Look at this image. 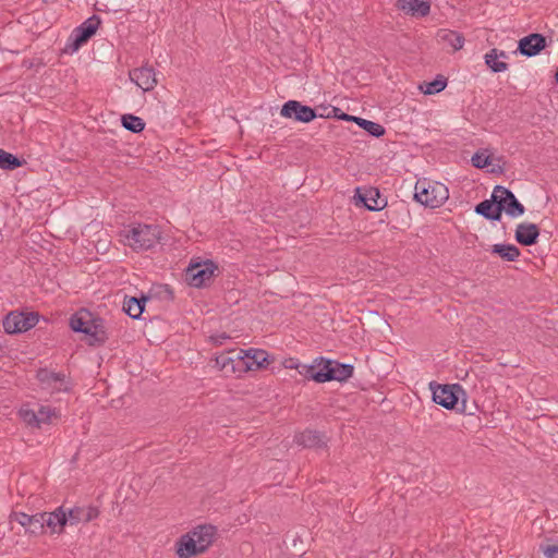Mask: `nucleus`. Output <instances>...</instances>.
I'll list each match as a JSON object with an SVG mask.
<instances>
[{
	"mask_svg": "<svg viewBox=\"0 0 558 558\" xmlns=\"http://www.w3.org/2000/svg\"><path fill=\"white\" fill-rule=\"evenodd\" d=\"M539 228L532 222H522L517 226L514 239L523 246H532L537 243Z\"/></svg>",
	"mask_w": 558,
	"mask_h": 558,
	"instance_id": "nucleus-19",
	"label": "nucleus"
},
{
	"mask_svg": "<svg viewBox=\"0 0 558 558\" xmlns=\"http://www.w3.org/2000/svg\"><path fill=\"white\" fill-rule=\"evenodd\" d=\"M299 445L305 448H320L325 446L324 435L317 430H305L295 436Z\"/></svg>",
	"mask_w": 558,
	"mask_h": 558,
	"instance_id": "nucleus-26",
	"label": "nucleus"
},
{
	"mask_svg": "<svg viewBox=\"0 0 558 558\" xmlns=\"http://www.w3.org/2000/svg\"><path fill=\"white\" fill-rule=\"evenodd\" d=\"M243 359V371H256L265 368L269 364V354L262 349L251 348L248 350H240Z\"/></svg>",
	"mask_w": 558,
	"mask_h": 558,
	"instance_id": "nucleus-14",
	"label": "nucleus"
},
{
	"mask_svg": "<svg viewBox=\"0 0 558 558\" xmlns=\"http://www.w3.org/2000/svg\"><path fill=\"white\" fill-rule=\"evenodd\" d=\"M485 64L495 73L504 72L508 69V63L498 61V49L493 48L485 57Z\"/></svg>",
	"mask_w": 558,
	"mask_h": 558,
	"instance_id": "nucleus-32",
	"label": "nucleus"
},
{
	"mask_svg": "<svg viewBox=\"0 0 558 558\" xmlns=\"http://www.w3.org/2000/svg\"><path fill=\"white\" fill-rule=\"evenodd\" d=\"M100 24V17L94 14L75 27L69 37L65 50L71 52L78 50L81 46L86 44L96 34Z\"/></svg>",
	"mask_w": 558,
	"mask_h": 558,
	"instance_id": "nucleus-4",
	"label": "nucleus"
},
{
	"mask_svg": "<svg viewBox=\"0 0 558 558\" xmlns=\"http://www.w3.org/2000/svg\"><path fill=\"white\" fill-rule=\"evenodd\" d=\"M353 372H354V366L352 364H344V363H340L336 360H332L331 372H330V374L325 376L324 379H330V381L337 380V381L342 383V381L348 380L350 377H352Z\"/></svg>",
	"mask_w": 558,
	"mask_h": 558,
	"instance_id": "nucleus-24",
	"label": "nucleus"
},
{
	"mask_svg": "<svg viewBox=\"0 0 558 558\" xmlns=\"http://www.w3.org/2000/svg\"><path fill=\"white\" fill-rule=\"evenodd\" d=\"M356 203H363L368 210L378 211L387 206V199L380 196L376 187H369L364 193L356 189Z\"/></svg>",
	"mask_w": 558,
	"mask_h": 558,
	"instance_id": "nucleus-16",
	"label": "nucleus"
},
{
	"mask_svg": "<svg viewBox=\"0 0 558 558\" xmlns=\"http://www.w3.org/2000/svg\"><path fill=\"white\" fill-rule=\"evenodd\" d=\"M19 414L23 422H25L27 425L38 428V418L36 416L35 410L22 408Z\"/></svg>",
	"mask_w": 558,
	"mask_h": 558,
	"instance_id": "nucleus-36",
	"label": "nucleus"
},
{
	"mask_svg": "<svg viewBox=\"0 0 558 558\" xmlns=\"http://www.w3.org/2000/svg\"><path fill=\"white\" fill-rule=\"evenodd\" d=\"M53 415L54 411L50 407L40 405L36 411V416L38 418V428H40L43 424H49Z\"/></svg>",
	"mask_w": 558,
	"mask_h": 558,
	"instance_id": "nucleus-35",
	"label": "nucleus"
},
{
	"mask_svg": "<svg viewBox=\"0 0 558 558\" xmlns=\"http://www.w3.org/2000/svg\"><path fill=\"white\" fill-rule=\"evenodd\" d=\"M44 513L46 514L45 525L51 530V533H62L68 523V515L64 507L61 506L52 512Z\"/></svg>",
	"mask_w": 558,
	"mask_h": 558,
	"instance_id": "nucleus-22",
	"label": "nucleus"
},
{
	"mask_svg": "<svg viewBox=\"0 0 558 558\" xmlns=\"http://www.w3.org/2000/svg\"><path fill=\"white\" fill-rule=\"evenodd\" d=\"M474 211L487 220L499 221L502 216V207L499 206L498 194L495 190L489 199L478 203Z\"/></svg>",
	"mask_w": 558,
	"mask_h": 558,
	"instance_id": "nucleus-15",
	"label": "nucleus"
},
{
	"mask_svg": "<svg viewBox=\"0 0 558 558\" xmlns=\"http://www.w3.org/2000/svg\"><path fill=\"white\" fill-rule=\"evenodd\" d=\"M507 57L508 56L504 50H501V51L498 50V58H507Z\"/></svg>",
	"mask_w": 558,
	"mask_h": 558,
	"instance_id": "nucleus-43",
	"label": "nucleus"
},
{
	"mask_svg": "<svg viewBox=\"0 0 558 558\" xmlns=\"http://www.w3.org/2000/svg\"><path fill=\"white\" fill-rule=\"evenodd\" d=\"M177 555L179 558H192L194 556L203 554V551L197 546L193 536L190 533L182 535L177 544Z\"/></svg>",
	"mask_w": 558,
	"mask_h": 558,
	"instance_id": "nucleus-23",
	"label": "nucleus"
},
{
	"mask_svg": "<svg viewBox=\"0 0 558 558\" xmlns=\"http://www.w3.org/2000/svg\"><path fill=\"white\" fill-rule=\"evenodd\" d=\"M490 252L506 262H514L521 255L520 250L515 245L504 243L494 244Z\"/></svg>",
	"mask_w": 558,
	"mask_h": 558,
	"instance_id": "nucleus-27",
	"label": "nucleus"
},
{
	"mask_svg": "<svg viewBox=\"0 0 558 558\" xmlns=\"http://www.w3.org/2000/svg\"><path fill=\"white\" fill-rule=\"evenodd\" d=\"M129 75L131 81L144 92L153 90L158 83L155 69L148 64L130 71Z\"/></svg>",
	"mask_w": 558,
	"mask_h": 558,
	"instance_id": "nucleus-13",
	"label": "nucleus"
},
{
	"mask_svg": "<svg viewBox=\"0 0 558 558\" xmlns=\"http://www.w3.org/2000/svg\"><path fill=\"white\" fill-rule=\"evenodd\" d=\"M429 388L433 391V401L448 410L456 409L461 395H465V391L459 384L439 385L432 381Z\"/></svg>",
	"mask_w": 558,
	"mask_h": 558,
	"instance_id": "nucleus-5",
	"label": "nucleus"
},
{
	"mask_svg": "<svg viewBox=\"0 0 558 558\" xmlns=\"http://www.w3.org/2000/svg\"><path fill=\"white\" fill-rule=\"evenodd\" d=\"M447 82H448V80L446 76L438 74L434 81L425 83V86H426L425 89H423L422 85L420 86V88L426 95H434V94H437V93H440L441 90H444L447 86Z\"/></svg>",
	"mask_w": 558,
	"mask_h": 558,
	"instance_id": "nucleus-34",
	"label": "nucleus"
},
{
	"mask_svg": "<svg viewBox=\"0 0 558 558\" xmlns=\"http://www.w3.org/2000/svg\"><path fill=\"white\" fill-rule=\"evenodd\" d=\"M15 520L32 534H38L44 531L45 527V513H36L29 515L24 512L15 513Z\"/></svg>",
	"mask_w": 558,
	"mask_h": 558,
	"instance_id": "nucleus-20",
	"label": "nucleus"
},
{
	"mask_svg": "<svg viewBox=\"0 0 558 558\" xmlns=\"http://www.w3.org/2000/svg\"><path fill=\"white\" fill-rule=\"evenodd\" d=\"M122 125L133 132V133H140L145 128V122L142 118L133 116V114H124L121 118Z\"/></svg>",
	"mask_w": 558,
	"mask_h": 558,
	"instance_id": "nucleus-33",
	"label": "nucleus"
},
{
	"mask_svg": "<svg viewBox=\"0 0 558 558\" xmlns=\"http://www.w3.org/2000/svg\"><path fill=\"white\" fill-rule=\"evenodd\" d=\"M448 197V187L441 182L422 179L415 184L414 198L426 207H440Z\"/></svg>",
	"mask_w": 558,
	"mask_h": 558,
	"instance_id": "nucleus-3",
	"label": "nucleus"
},
{
	"mask_svg": "<svg viewBox=\"0 0 558 558\" xmlns=\"http://www.w3.org/2000/svg\"><path fill=\"white\" fill-rule=\"evenodd\" d=\"M283 118L293 119L296 122L310 123L319 114L310 106L303 105L298 100H288L280 110Z\"/></svg>",
	"mask_w": 558,
	"mask_h": 558,
	"instance_id": "nucleus-8",
	"label": "nucleus"
},
{
	"mask_svg": "<svg viewBox=\"0 0 558 558\" xmlns=\"http://www.w3.org/2000/svg\"><path fill=\"white\" fill-rule=\"evenodd\" d=\"M437 40L451 47L454 51L460 50L464 45L463 35L450 29H439L437 32Z\"/></svg>",
	"mask_w": 558,
	"mask_h": 558,
	"instance_id": "nucleus-25",
	"label": "nucleus"
},
{
	"mask_svg": "<svg viewBox=\"0 0 558 558\" xmlns=\"http://www.w3.org/2000/svg\"><path fill=\"white\" fill-rule=\"evenodd\" d=\"M396 7L407 15L423 17L429 14L430 3L427 0H397Z\"/></svg>",
	"mask_w": 558,
	"mask_h": 558,
	"instance_id": "nucleus-18",
	"label": "nucleus"
},
{
	"mask_svg": "<svg viewBox=\"0 0 558 558\" xmlns=\"http://www.w3.org/2000/svg\"><path fill=\"white\" fill-rule=\"evenodd\" d=\"M545 555L547 558H558V546H547V548L545 549Z\"/></svg>",
	"mask_w": 558,
	"mask_h": 558,
	"instance_id": "nucleus-40",
	"label": "nucleus"
},
{
	"mask_svg": "<svg viewBox=\"0 0 558 558\" xmlns=\"http://www.w3.org/2000/svg\"><path fill=\"white\" fill-rule=\"evenodd\" d=\"M216 269L217 265L213 260L191 264L185 272L186 281L195 288L205 287L213 279Z\"/></svg>",
	"mask_w": 558,
	"mask_h": 558,
	"instance_id": "nucleus-7",
	"label": "nucleus"
},
{
	"mask_svg": "<svg viewBox=\"0 0 558 558\" xmlns=\"http://www.w3.org/2000/svg\"><path fill=\"white\" fill-rule=\"evenodd\" d=\"M39 322V314L36 312L19 313L10 312L3 319V329L7 333H22L34 328Z\"/></svg>",
	"mask_w": 558,
	"mask_h": 558,
	"instance_id": "nucleus-6",
	"label": "nucleus"
},
{
	"mask_svg": "<svg viewBox=\"0 0 558 558\" xmlns=\"http://www.w3.org/2000/svg\"><path fill=\"white\" fill-rule=\"evenodd\" d=\"M547 47L546 37L543 34L532 33L518 43V51L525 57L537 56Z\"/></svg>",
	"mask_w": 558,
	"mask_h": 558,
	"instance_id": "nucleus-11",
	"label": "nucleus"
},
{
	"mask_svg": "<svg viewBox=\"0 0 558 558\" xmlns=\"http://www.w3.org/2000/svg\"><path fill=\"white\" fill-rule=\"evenodd\" d=\"M495 192L498 194L499 206L508 216L519 217L524 214V206L518 201L512 191L502 185H496Z\"/></svg>",
	"mask_w": 558,
	"mask_h": 558,
	"instance_id": "nucleus-10",
	"label": "nucleus"
},
{
	"mask_svg": "<svg viewBox=\"0 0 558 558\" xmlns=\"http://www.w3.org/2000/svg\"><path fill=\"white\" fill-rule=\"evenodd\" d=\"M472 165L475 168L483 169L490 165V158L489 156L483 154V153H475L471 158Z\"/></svg>",
	"mask_w": 558,
	"mask_h": 558,
	"instance_id": "nucleus-38",
	"label": "nucleus"
},
{
	"mask_svg": "<svg viewBox=\"0 0 558 558\" xmlns=\"http://www.w3.org/2000/svg\"><path fill=\"white\" fill-rule=\"evenodd\" d=\"M315 362L317 368L316 372L311 375V380H314L319 384L330 381V379H324V377L330 374L332 360L318 357L315 360Z\"/></svg>",
	"mask_w": 558,
	"mask_h": 558,
	"instance_id": "nucleus-29",
	"label": "nucleus"
},
{
	"mask_svg": "<svg viewBox=\"0 0 558 558\" xmlns=\"http://www.w3.org/2000/svg\"><path fill=\"white\" fill-rule=\"evenodd\" d=\"M69 324L74 332H82L88 336L89 345L100 347L108 340L105 320L99 316H95L86 308L74 313Z\"/></svg>",
	"mask_w": 558,
	"mask_h": 558,
	"instance_id": "nucleus-1",
	"label": "nucleus"
},
{
	"mask_svg": "<svg viewBox=\"0 0 558 558\" xmlns=\"http://www.w3.org/2000/svg\"><path fill=\"white\" fill-rule=\"evenodd\" d=\"M216 366L227 376L243 373V359L240 350H229L216 356Z\"/></svg>",
	"mask_w": 558,
	"mask_h": 558,
	"instance_id": "nucleus-9",
	"label": "nucleus"
},
{
	"mask_svg": "<svg viewBox=\"0 0 558 558\" xmlns=\"http://www.w3.org/2000/svg\"><path fill=\"white\" fill-rule=\"evenodd\" d=\"M199 549L205 553L213 544L216 527L213 525H199L190 532Z\"/></svg>",
	"mask_w": 558,
	"mask_h": 558,
	"instance_id": "nucleus-21",
	"label": "nucleus"
},
{
	"mask_svg": "<svg viewBox=\"0 0 558 558\" xmlns=\"http://www.w3.org/2000/svg\"><path fill=\"white\" fill-rule=\"evenodd\" d=\"M68 515V522L71 525L78 523H88L99 515V509L94 506H76L65 510Z\"/></svg>",
	"mask_w": 558,
	"mask_h": 558,
	"instance_id": "nucleus-17",
	"label": "nucleus"
},
{
	"mask_svg": "<svg viewBox=\"0 0 558 558\" xmlns=\"http://www.w3.org/2000/svg\"><path fill=\"white\" fill-rule=\"evenodd\" d=\"M301 369H299V373L303 375L306 379L311 380V375L316 372V362L314 361L311 365H301Z\"/></svg>",
	"mask_w": 558,
	"mask_h": 558,
	"instance_id": "nucleus-39",
	"label": "nucleus"
},
{
	"mask_svg": "<svg viewBox=\"0 0 558 558\" xmlns=\"http://www.w3.org/2000/svg\"><path fill=\"white\" fill-rule=\"evenodd\" d=\"M320 118H336L343 121H352L356 119L355 116H350L345 112H342L338 107H331L327 114H319Z\"/></svg>",
	"mask_w": 558,
	"mask_h": 558,
	"instance_id": "nucleus-37",
	"label": "nucleus"
},
{
	"mask_svg": "<svg viewBox=\"0 0 558 558\" xmlns=\"http://www.w3.org/2000/svg\"><path fill=\"white\" fill-rule=\"evenodd\" d=\"M36 378L39 380L44 389L50 390L51 392L68 391L65 375L62 373H54L47 368H39L37 371Z\"/></svg>",
	"mask_w": 558,
	"mask_h": 558,
	"instance_id": "nucleus-12",
	"label": "nucleus"
},
{
	"mask_svg": "<svg viewBox=\"0 0 558 558\" xmlns=\"http://www.w3.org/2000/svg\"><path fill=\"white\" fill-rule=\"evenodd\" d=\"M147 298L142 296L125 299L123 303V311L132 318L138 319L144 312Z\"/></svg>",
	"mask_w": 558,
	"mask_h": 558,
	"instance_id": "nucleus-28",
	"label": "nucleus"
},
{
	"mask_svg": "<svg viewBox=\"0 0 558 558\" xmlns=\"http://www.w3.org/2000/svg\"><path fill=\"white\" fill-rule=\"evenodd\" d=\"M284 366H286L287 368H296V369H300V366H301V365H300L299 363H296V362H295V360L290 359V360H287V361L284 362Z\"/></svg>",
	"mask_w": 558,
	"mask_h": 558,
	"instance_id": "nucleus-42",
	"label": "nucleus"
},
{
	"mask_svg": "<svg viewBox=\"0 0 558 558\" xmlns=\"http://www.w3.org/2000/svg\"><path fill=\"white\" fill-rule=\"evenodd\" d=\"M460 412L463 413V414H466V415H473L474 414L473 409L471 408V405H468L466 399H464V398L461 401Z\"/></svg>",
	"mask_w": 558,
	"mask_h": 558,
	"instance_id": "nucleus-41",
	"label": "nucleus"
},
{
	"mask_svg": "<svg viewBox=\"0 0 558 558\" xmlns=\"http://www.w3.org/2000/svg\"><path fill=\"white\" fill-rule=\"evenodd\" d=\"M24 163V159H21L16 155L0 148V169L12 171L22 167Z\"/></svg>",
	"mask_w": 558,
	"mask_h": 558,
	"instance_id": "nucleus-30",
	"label": "nucleus"
},
{
	"mask_svg": "<svg viewBox=\"0 0 558 558\" xmlns=\"http://www.w3.org/2000/svg\"><path fill=\"white\" fill-rule=\"evenodd\" d=\"M354 122L374 137H381L386 133L385 128L379 123L360 117H356Z\"/></svg>",
	"mask_w": 558,
	"mask_h": 558,
	"instance_id": "nucleus-31",
	"label": "nucleus"
},
{
	"mask_svg": "<svg viewBox=\"0 0 558 558\" xmlns=\"http://www.w3.org/2000/svg\"><path fill=\"white\" fill-rule=\"evenodd\" d=\"M161 231L156 225L136 223L121 232L123 243L134 251H146L160 240Z\"/></svg>",
	"mask_w": 558,
	"mask_h": 558,
	"instance_id": "nucleus-2",
	"label": "nucleus"
}]
</instances>
